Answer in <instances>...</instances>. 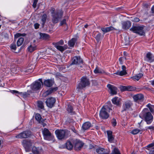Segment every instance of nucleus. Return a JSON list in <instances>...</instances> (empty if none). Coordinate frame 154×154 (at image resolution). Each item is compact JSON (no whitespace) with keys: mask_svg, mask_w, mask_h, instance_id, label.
Returning a JSON list of instances; mask_svg holds the SVG:
<instances>
[{"mask_svg":"<svg viewBox=\"0 0 154 154\" xmlns=\"http://www.w3.org/2000/svg\"><path fill=\"white\" fill-rule=\"evenodd\" d=\"M112 105L110 102H108L106 104L103 106L100 112V116L103 119H106L109 117L108 112L112 110Z\"/></svg>","mask_w":154,"mask_h":154,"instance_id":"f257e3e1","label":"nucleus"},{"mask_svg":"<svg viewBox=\"0 0 154 154\" xmlns=\"http://www.w3.org/2000/svg\"><path fill=\"white\" fill-rule=\"evenodd\" d=\"M139 116L140 117H142L143 118L146 123L148 125L150 124L153 121V116L147 108L143 109Z\"/></svg>","mask_w":154,"mask_h":154,"instance_id":"f03ea898","label":"nucleus"},{"mask_svg":"<svg viewBox=\"0 0 154 154\" xmlns=\"http://www.w3.org/2000/svg\"><path fill=\"white\" fill-rule=\"evenodd\" d=\"M57 137L59 140L65 139L70 135L69 131L67 130H57L55 131Z\"/></svg>","mask_w":154,"mask_h":154,"instance_id":"7ed1b4c3","label":"nucleus"},{"mask_svg":"<svg viewBox=\"0 0 154 154\" xmlns=\"http://www.w3.org/2000/svg\"><path fill=\"white\" fill-rule=\"evenodd\" d=\"M144 27V26L143 25L132 26L130 30L140 35H143L145 34Z\"/></svg>","mask_w":154,"mask_h":154,"instance_id":"20e7f679","label":"nucleus"},{"mask_svg":"<svg viewBox=\"0 0 154 154\" xmlns=\"http://www.w3.org/2000/svg\"><path fill=\"white\" fill-rule=\"evenodd\" d=\"M52 22L54 23H56L58 22L59 20L62 17L63 12L62 11H58L55 12L54 10L51 12Z\"/></svg>","mask_w":154,"mask_h":154,"instance_id":"39448f33","label":"nucleus"},{"mask_svg":"<svg viewBox=\"0 0 154 154\" xmlns=\"http://www.w3.org/2000/svg\"><path fill=\"white\" fill-rule=\"evenodd\" d=\"M90 83L88 79L86 77L83 76L81 79L80 82L78 85L77 88L79 89H82L87 86H89Z\"/></svg>","mask_w":154,"mask_h":154,"instance_id":"423d86ee","label":"nucleus"},{"mask_svg":"<svg viewBox=\"0 0 154 154\" xmlns=\"http://www.w3.org/2000/svg\"><path fill=\"white\" fill-rule=\"evenodd\" d=\"M42 133L45 140H53L54 136L48 129L46 128H44L42 131Z\"/></svg>","mask_w":154,"mask_h":154,"instance_id":"0eeeda50","label":"nucleus"},{"mask_svg":"<svg viewBox=\"0 0 154 154\" xmlns=\"http://www.w3.org/2000/svg\"><path fill=\"white\" fill-rule=\"evenodd\" d=\"M34 143L33 140H23V144L24 146L26 151L27 152L29 151L31 147Z\"/></svg>","mask_w":154,"mask_h":154,"instance_id":"6e6552de","label":"nucleus"},{"mask_svg":"<svg viewBox=\"0 0 154 154\" xmlns=\"http://www.w3.org/2000/svg\"><path fill=\"white\" fill-rule=\"evenodd\" d=\"M31 134L30 131H26L17 135L16 137L18 138H26L29 137Z\"/></svg>","mask_w":154,"mask_h":154,"instance_id":"1a4fd4ad","label":"nucleus"},{"mask_svg":"<svg viewBox=\"0 0 154 154\" xmlns=\"http://www.w3.org/2000/svg\"><path fill=\"white\" fill-rule=\"evenodd\" d=\"M133 105V103L130 101H127L125 102L123 104V110L122 111V112H123L124 111L129 109L131 108Z\"/></svg>","mask_w":154,"mask_h":154,"instance_id":"9d476101","label":"nucleus"},{"mask_svg":"<svg viewBox=\"0 0 154 154\" xmlns=\"http://www.w3.org/2000/svg\"><path fill=\"white\" fill-rule=\"evenodd\" d=\"M133 97L134 101L138 103L143 102L144 100V96L141 94L135 95Z\"/></svg>","mask_w":154,"mask_h":154,"instance_id":"9b49d317","label":"nucleus"},{"mask_svg":"<svg viewBox=\"0 0 154 154\" xmlns=\"http://www.w3.org/2000/svg\"><path fill=\"white\" fill-rule=\"evenodd\" d=\"M56 102V99L53 97H50L47 99L45 102L47 106L50 108H52Z\"/></svg>","mask_w":154,"mask_h":154,"instance_id":"f8f14e48","label":"nucleus"},{"mask_svg":"<svg viewBox=\"0 0 154 154\" xmlns=\"http://www.w3.org/2000/svg\"><path fill=\"white\" fill-rule=\"evenodd\" d=\"M74 143V148L77 151L80 150L84 145V143L79 140H76Z\"/></svg>","mask_w":154,"mask_h":154,"instance_id":"ddd939ff","label":"nucleus"},{"mask_svg":"<svg viewBox=\"0 0 154 154\" xmlns=\"http://www.w3.org/2000/svg\"><path fill=\"white\" fill-rule=\"evenodd\" d=\"M43 82L42 81H41V82L36 81L31 85V88L34 91L38 90L41 88V84Z\"/></svg>","mask_w":154,"mask_h":154,"instance_id":"4468645a","label":"nucleus"},{"mask_svg":"<svg viewBox=\"0 0 154 154\" xmlns=\"http://www.w3.org/2000/svg\"><path fill=\"white\" fill-rule=\"evenodd\" d=\"M107 87L110 90V93L111 95L116 94L117 92V88L114 85L108 84L107 85Z\"/></svg>","mask_w":154,"mask_h":154,"instance_id":"2eb2a0df","label":"nucleus"},{"mask_svg":"<svg viewBox=\"0 0 154 154\" xmlns=\"http://www.w3.org/2000/svg\"><path fill=\"white\" fill-rule=\"evenodd\" d=\"M72 63L71 65L79 64L82 63L83 62V60L81 57L79 56H75L74 57L72 60Z\"/></svg>","mask_w":154,"mask_h":154,"instance_id":"dca6fc26","label":"nucleus"},{"mask_svg":"<svg viewBox=\"0 0 154 154\" xmlns=\"http://www.w3.org/2000/svg\"><path fill=\"white\" fill-rule=\"evenodd\" d=\"M42 148L41 147H36L33 146L32 149V152L33 154H41L43 152Z\"/></svg>","mask_w":154,"mask_h":154,"instance_id":"f3484780","label":"nucleus"},{"mask_svg":"<svg viewBox=\"0 0 154 154\" xmlns=\"http://www.w3.org/2000/svg\"><path fill=\"white\" fill-rule=\"evenodd\" d=\"M145 60L149 62H152L154 61V57L150 52H148L145 58Z\"/></svg>","mask_w":154,"mask_h":154,"instance_id":"a211bd4d","label":"nucleus"},{"mask_svg":"<svg viewBox=\"0 0 154 154\" xmlns=\"http://www.w3.org/2000/svg\"><path fill=\"white\" fill-rule=\"evenodd\" d=\"M93 35L97 42L100 41L102 37L103 38V35L102 36L101 33L98 31H94Z\"/></svg>","mask_w":154,"mask_h":154,"instance_id":"6ab92c4d","label":"nucleus"},{"mask_svg":"<svg viewBox=\"0 0 154 154\" xmlns=\"http://www.w3.org/2000/svg\"><path fill=\"white\" fill-rule=\"evenodd\" d=\"M57 89L58 88L57 87L54 88H51L44 93L42 94V96L43 97H45L49 95L53 92L56 91L57 90Z\"/></svg>","mask_w":154,"mask_h":154,"instance_id":"aec40b11","label":"nucleus"},{"mask_svg":"<svg viewBox=\"0 0 154 154\" xmlns=\"http://www.w3.org/2000/svg\"><path fill=\"white\" fill-rule=\"evenodd\" d=\"M96 152L99 154H109V151L105 150L104 149L99 147L96 149Z\"/></svg>","mask_w":154,"mask_h":154,"instance_id":"412c9836","label":"nucleus"},{"mask_svg":"<svg viewBox=\"0 0 154 154\" xmlns=\"http://www.w3.org/2000/svg\"><path fill=\"white\" fill-rule=\"evenodd\" d=\"M154 143H151L146 146V149L149 154H154Z\"/></svg>","mask_w":154,"mask_h":154,"instance_id":"4be33fe9","label":"nucleus"},{"mask_svg":"<svg viewBox=\"0 0 154 154\" xmlns=\"http://www.w3.org/2000/svg\"><path fill=\"white\" fill-rule=\"evenodd\" d=\"M131 23L129 21L123 22L122 23V28L123 29H127L131 27Z\"/></svg>","mask_w":154,"mask_h":154,"instance_id":"5701e85b","label":"nucleus"},{"mask_svg":"<svg viewBox=\"0 0 154 154\" xmlns=\"http://www.w3.org/2000/svg\"><path fill=\"white\" fill-rule=\"evenodd\" d=\"M54 83V80L48 79L45 80L44 82V85L47 87H51L52 86Z\"/></svg>","mask_w":154,"mask_h":154,"instance_id":"b1692460","label":"nucleus"},{"mask_svg":"<svg viewBox=\"0 0 154 154\" xmlns=\"http://www.w3.org/2000/svg\"><path fill=\"white\" fill-rule=\"evenodd\" d=\"M108 140L110 143H112L114 139V136L112 134V132L109 131H107Z\"/></svg>","mask_w":154,"mask_h":154,"instance_id":"393cba45","label":"nucleus"},{"mask_svg":"<svg viewBox=\"0 0 154 154\" xmlns=\"http://www.w3.org/2000/svg\"><path fill=\"white\" fill-rule=\"evenodd\" d=\"M102 31L103 32V34L109 32L111 31L115 30V29L112 26L109 27H102L101 28Z\"/></svg>","mask_w":154,"mask_h":154,"instance_id":"a878e982","label":"nucleus"},{"mask_svg":"<svg viewBox=\"0 0 154 154\" xmlns=\"http://www.w3.org/2000/svg\"><path fill=\"white\" fill-rule=\"evenodd\" d=\"M12 93L14 94H20L22 95L23 97L24 98H26V97L29 96V94L26 92L22 93V92H19L18 91L13 90L11 91Z\"/></svg>","mask_w":154,"mask_h":154,"instance_id":"bb28decb","label":"nucleus"},{"mask_svg":"<svg viewBox=\"0 0 154 154\" xmlns=\"http://www.w3.org/2000/svg\"><path fill=\"white\" fill-rule=\"evenodd\" d=\"M91 127V123L89 122H86L84 123L82 126L83 129L84 130H87Z\"/></svg>","mask_w":154,"mask_h":154,"instance_id":"cd10ccee","label":"nucleus"},{"mask_svg":"<svg viewBox=\"0 0 154 154\" xmlns=\"http://www.w3.org/2000/svg\"><path fill=\"white\" fill-rule=\"evenodd\" d=\"M66 148L69 150H71L73 147V145L72 143L70 141L68 140L66 143Z\"/></svg>","mask_w":154,"mask_h":154,"instance_id":"c85d7f7f","label":"nucleus"},{"mask_svg":"<svg viewBox=\"0 0 154 154\" xmlns=\"http://www.w3.org/2000/svg\"><path fill=\"white\" fill-rule=\"evenodd\" d=\"M112 103L117 106H119L120 104V100L117 97H115L112 100Z\"/></svg>","mask_w":154,"mask_h":154,"instance_id":"c756f323","label":"nucleus"},{"mask_svg":"<svg viewBox=\"0 0 154 154\" xmlns=\"http://www.w3.org/2000/svg\"><path fill=\"white\" fill-rule=\"evenodd\" d=\"M76 41V39L75 38H72L69 41V45L71 47H73Z\"/></svg>","mask_w":154,"mask_h":154,"instance_id":"7c9ffc66","label":"nucleus"},{"mask_svg":"<svg viewBox=\"0 0 154 154\" xmlns=\"http://www.w3.org/2000/svg\"><path fill=\"white\" fill-rule=\"evenodd\" d=\"M35 117V119L39 123L42 122L43 121V119L42 118L41 116L38 113L36 114Z\"/></svg>","mask_w":154,"mask_h":154,"instance_id":"2f4dec72","label":"nucleus"},{"mask_svg":"<svg viewBox=\"0 0 154 154\" xmlns=\"http://www.w3.org/2000/svg\"><path fill=\"white\" fill-rule=\"evenodd\" d=\"M126 70H122L121 71L118 70L117 72L114 73V74L119 75L120 76H122L127 74Z\"/></svg>","mask_w":154,"mask_h":154,"instance_id":"473e14b6","label":"nucleus"},{"mask_svg":"<svg viewBox=\"0 0 154 154\" xmlns=\"http://www.w3.org/2000/svg\"><path fill=\"white\" fill-rule=\"evenodd\" d=\"M55 47L58 50L62 52L64 51L67 48V47H65V46H59V45H55Z\"/></svg>","mask_w":154,"mask_h":154,"instance_id":"72a5a7b5","label":"nucleus"},{"mask_svg":"<svg viewBox=\"0 0 154 154\" xmlns=\"http://www.w3.org/2000/svg\"><path fill=\"white\" fill-rule=\"evenodd\" d=\"M36 49V47L35 46H33L30 45L28 47L27 50L29 51L31 53Z\"/></svg>","mask_w":154,"mask_h":154,"instance_id":"f704fd0d","label":"nucleus"},{"mask_svg":"<svg viewBox=\"0 0 154 154\" xmlns=\"http://www.w3.org/2000/svg\"><path fill=\"white\" fill-rule=\"evenodd\" d=\"M94 72L96 73H102L104 72V71L102 69H100L97 67L94 71Z\"/></svg>","mask_w":154,"mask_h":154,"instance_id":"c9c22d12","label":"nucleus"},{"mask_svg":"<svg viewBox=\"0 0 154 154\" xmlns=\"http://www.w3.org/2000/svg\"><path fill=\"white\" fill-rule=\"evenodd\" d=\"M24 38L22 37L20 38L17 41V45L18 46H20L24 41Z\"/></svg>","mask_w":154,"mask_h":154,"instance_id":"e433bc0d","label":"nucleus"},{"mask_svg":"<svg viewBox=\"0 0 154 154\" xmlns=\"http://www.w3.org/2000/svg\"><path fill=\"white\" fill-rule=\"evenodd\" d=\"M143 75L142 73H139L135 76L133 77L132 78L137 81H138L139 79L143 76Z\"/></svg>","mask_w":154,"mask_h":154,"instance_id":"4c0bfd02","label":"nucleus"},{"mask_svg":"<svg viewBox=\"0 0 154 154\" xmlns=\"http://www.w3.org/2000/svg\"><path fill=\"white\" fill-rule=\"evenodd\" d=\"M47 15L45 14H44L42 17L41 20L42 22V24L43 26L45 23L46 20L47 19Z\"/></svg>","mask_w":154,"mask_h":154,"instance_id":"58836bf2","label":"nucleus"},{"mask_svg":"<svg viewBox=\"0 0 154 154\" xmlns=\"http://www.w3.org/2000/svg\"><path fill=\"white\" fill-rule=\"evenodd\" d=\"M40 35L41 38L44 39H47L49 37V35L48 34L45 33H40Z\"/></svg>","mask_w":154,"mask_h":154,"instance_id":"ea45409f","label":"nucleus"},{"mask_svg":"<svg viewBox=\"0 0 154 154\" xmlns=\"http://www.w3.org/2000/svg\"><path fill=\"white\" fill-rule=\"evenodd\" d=\"M111 154H121V153L118 149L115 148L112 151Z\"/></svg>","mask_w":154,"mask_h":154,"instance_id":"a19ab883","label":"nucleus"},{"mask_svg":"<svg viewBox=\"0 0 154 154\" xmlns=\"http://www.w3.org/2000/svg\"><path fill=\"white\" fill-rule=\"evenodd\" d=\"M38 106V108L41 109H43L44 106L43 102L41 101H38L37 103Z\"/></svg>","mask_w":154,"mask_h":154,"instance_id":"79ce46f5","label":"nucleus"},{"mask_svg":"<svg viewBox=\"0 0 154 154\" xmlns=\"http://www.w3.org/2000/svg\"><path fill=\"white\" fill-rule=\"evenodd\" d=\"M136 88L133 87L131 86H127V91H133L135 90Z\"/></svg>","mask_w":154,"mask_h":154,"instance_id":"37998d69","label":"nucleus"},{"mask_svg":"<svg viewBox=\"0 0 154 154\" xmlns=\"http://www.w3.org/2000/svg\"><path fill=\"white\" fill-rule=\"evenodd\" d=\"M15 41L14 42H13L11 45L10 48L11 49L15 50L16 48V45L15 44Z\"/></svg>","mask_w":154,"mask_h":154,"instance_id":"c03bdc74","label":"nucleus"},{"mask_svg":"<svg viewBox=\"0 0 154 154\" xmlns=\"http://www.w3.org/2000/svg\"><path fill=\"white\" fill-rule=\"evenodd\" d=\"M140 130L139 129H135L132 130L131 132V133L133 134H136L138 133L140 131Z\"/></svg>","mask_w":154,"mask_h":154,"instance_id":"a18cd8bd","label":"nucleus"},{"mask_svg":"<svg viewBox=\"0 0 154 154\" xmlns=\"http://www.w3.org/2000/svg\"><path fill=\"white\" fill-rule=\"evenodd\" d=\"M67 111L69 113H72L73 111V108L70 105H68V107L67 108Z\"/></svg>","mask_w":154,"mask_h":154,"instance_id":"49530a36","label":"nucleus"},{"mask_svg":"<svg viewBox=\"0 0 154 154\" xmlns=\"http://www.w3.org/2000/svg\"><path fill=\"white\" fill-rule=\"evenodd\" d=\"M146 130H149L150 131H154V126L152 125L150 126L146 127Z\"/></svg>","mask_w":154,"mask_h":154,"instance_id":"de8ad7c7","label":"nucleus"},{"mask_svg":"<svg viewBox=\"0 0 154 154\" xmlns=\"http://www.w3.org/2000/svg\"><path fill=\"white\" fill-rule=\"evenodd\" d=\"M111 123L113 126H115L116 125L117 123L116 119L114 118L112 119V120Z\"/></svg>","mask_w":154,"mask_h":154,"instance_id":"09e8293b","label":"nucleus"},{"mask_svg":"<svg viewBox=\"0 0 154 154\" xmlns=\"http://www.w3.org/2000/svg\"><path fill=\"white\" fill-rule=\"evenodd\" d=\"M119 88L121 91H127V86H120Z\"/></svg>","mask_w":154,"mask_h":154,"instance_id":"8fccbe9b","label":"nucleus"},{"mask_svg":"<svg viewBox=\"0 0 154 154\" xmlns=\"http://www.w3.org/2000/svg\"><path fill=\"white\" fill-rule=\"evenodd\" d=\"M124 58L125 60L126 59V58L125 57H121L119 59V61L120 64H123V60Z\"/></svg>","mask_w":154,"mask_h":154,"instance_id":"3c124183","label":"nucleus"},{"mask_svg":"<svg viewBox=\"0 0 154 154\" xmlns=\"http://www.w3.org/2000/svg\"><path fill=\"white\" fill-rule=\"evenodd\" d=\"M38 1V0H34L32 4V6L34 8H36V5Z\"/></svg>","mask_w":154,"mask_h":154,"instance_id":"603ef678","label":"nucleus"},{"mask_svg":"<svg viewBox=\"0 0 154 154\" xmlns=\"http://www.w3.org/2000/svg\"><path fill=\"white\" fill-rule=\"evenodd\" d=\"M64 44L63 41L62 40H61L60 41L57 43H55V45H63Z\"/></svg>","mask_w":154,"mask_h":154,"instance_id":"864d4df0","label":"nucleus"},{"mask_svg":"<svg viewBox=\"0 0 154 154\" xmlns=\"http://www.w3.org/2000/svg\"><path fill=\"white\" fill-rule=\"evenodd\" d=\"M68 19V18L67 17L66 19H63L62 21H61L60 22V25H63L66 23V20Z\"/></svg>","mask_w":154,"mask_h":154,"instance_id":"5fc2aeb1","label":"nucleus"},{"mask_svg":"<svg viewBox=\"0 0 154 154\" xmlns=\"http://www.w3.org/2000/svg\"><path fill=\"white\" fill-rule=\"evenodd\" d=\"M132 21L134 22H138L140 21V19L138 18L134 17L132 19Z\"/></svg>","mask_w":154,"mask_h":154,"instance_id":"6e6d98bb","label":"nucleus"},{"mask_svg":"<svg viewBox=\"0 0 154 154\" xmlns=\"http://www.w3.org/2000/svg\"><path fill=\"white\" fill-rule=\"evenodd\" d=\"M150 112H154V105H152L150 107V108L149 109Z\"/></svg>","mask_w":154,"mask_h":154,"instance_id":"4d7b16f0","label":"nucleus"},{"mask_svg":"<svg viewBox=\"0 0 154 154\" xmlns=\"http://www.w3.org/2000/svg\"><path fill=\"white\" fill-rule=\"evenodd\" d=\"M39 24L37 23H35L34 24V28L36 29H38L39 27Z\"/></svg>","mask_w":154,"mask_h":154,"instance_id":"13d9d810","label":"nucleus"},{"mask_svg":"<svg viewBox=\"0 0 154 154\" xmlns=\"http://www.w3.org/2000/svg\"><path fill=\"white\" fill-rule=\"evenodd\" d=\"M21 35H21V34L19 33H17L15 35V38H18L20 37V36H21Z\"/></svg>","mask_w":154,"mask_h":154,"instance_id":"bf43d9fd","label":"nucleus"},{"mask_svg":"<svg viewBox=\"0 0 154 154\" xmlns=\"http://www.w3.org/2000/svg\"><path fill=\"white\" fill-rule=\"evenodd\" d=\"M151 10L152 13L154 14V5L152 7Z\"/></svg>","mask_w":154,"mask_h":154,"instance_id":"052dcab7","label":"nucleus"},{"mask_svg":"<svg viewBox=\"0 0 154 154\" xmlns=\"http://www.w3.org/2000/svg\"><path fill=\"white\" fill-rule=\"evenodd\" d=\"M143 6L144 7H145L146 8H148L149 7V5L147 4H145Z\"/></svg>","mask_w":154,"mask_h":154,"instance_id":"680f3d73","label":"nucleus"},{"mask_svg":"<svg viewBox=\"0 0 154 154\" xmlns=\"http://www.w3.org/2000/svg\"><path fill=\"white\" fill-rule=\"evenodd\" d=\"M122 70H125L126 69V67L124 65H123L122 66Z\"/></svg>","mask_w":154,"mask_h":154,"instance_id":"e2e57ef3","label":"nucleus"},{"mask_svg":"<svg viewBox=\"0 0 154 154\" xmlns=\"http://www.w3.org/2000/svg\"><path fill=\"white\" fill-rule=\"evenodd\" d=\"M152 105H151L149 103L146 106L149 108V109L150 108V107L152 106Z\"/></svg>","mask_w":154,"mask_h":154,"instance_id":"0e129e2a","label":"nucleus"},{"mask_svg":"<svg viewBox=\"0 0 154 154\" xmlns=\"http://www.w3.org/2000/svg\"><path fill=\"white\" fill-rule=\"evenodd\" d=\"M123 54H124V55L125 56H126L127 55H128V54L125 51L124 52Z\"/></svg>","mask_w":154,"mask_h":154,"instance_id":"69168bd1","label":"nucleus"},{"mask_svg":"<svg viewBox=\"0 0 154 154\" xmlns=\"http://www.w3.org/2000/svg\"><path fill=\"white\" fill-rule=\"evenodd\" d=\"M72 130L75 133H76V130L74 128H72Z\"/></svg>","mask_w":154,"mask_h":154,"instance_id":"338daca9","label":"nucleus"},{"mask_svg":"<svg viewBox=\"0 0 154 154\" xmlns=\"http://www.w3.org/2000/svg\"><path fill=\"white\" fill-rule=\"evenodd\" d=\"M150 82L151 83L152 85H154V80L152 81H151Z\"/></svg>","mask_w":154,"mask_h":154,"instance_id":"774afa93","label":"nucleus"}]
</instances>
